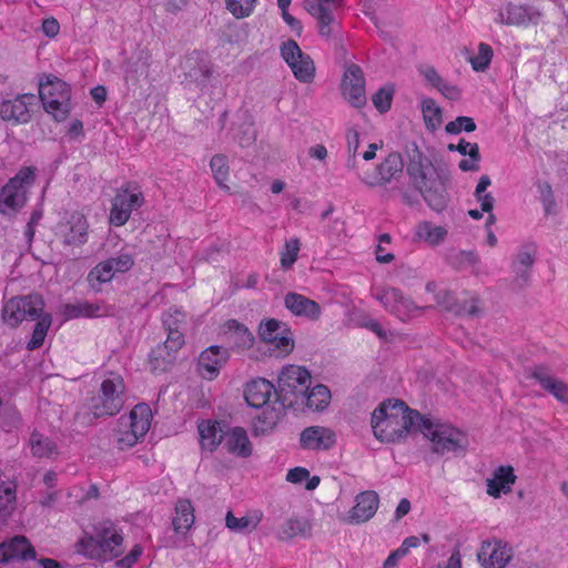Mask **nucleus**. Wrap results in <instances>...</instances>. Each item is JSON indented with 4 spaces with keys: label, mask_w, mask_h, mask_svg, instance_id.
<instances>
[{
    "label": "nucleus",
    "mask_w": 568,
    "mask_h": 568,
    "mask_svg": "<svg viewBox=\"0 0 568 568\" xmlns=\"http://www.w3.org/2000/svg\"><path fill=\"white\" fill-rule=\"evenodd\" d=\"M258 521L260 519L254 521L251 517L246 516L237 518L233 515L232 511H229L225 517L226 527L234 531H243L245 529L252 531L257 527Z\"/></svg>",
    "instance_id": "nucleus-55"
},
{
    "label": "nucleus",
    "mask_w": 568,
    "mask_h": 568,
    "mask_svg": "<svg viewBox=\"0 0 568 568\" xmlns=\"http://www.w3.org/2000/svg\"><path fill=\"white\" fill-rule=\"evenodd\" d=\"M194 507L190 499H179L175 504V516L172 526L176 534L186 532L194 524Z\"/></svg>",
    "instance_id": "nucleus-34"
},
{
    "label": "nucleus",
    "mask_w": 568,
    "mask_h": 568,
    "mask_svg": "<svg viewBox=\"0 0 568 568\" xmlns=\"http://www.w3.org/2000/svg\"><path fill=\"white\" fill-rule=\"evenodd\" d=\"M114 272L112 266L105 261L97 264L88 274L87 281L89 286L94 292H100L102 290V285L111 282L114 276Z\"/></svg>",
    "instance_id": "nucleus-40"
},
{
    "label": "nucleus",
    "mask_w": 568,
    "mask_h": 568,
    "mask_svg": "<svg viewBox=\"0 0 568 568\" xmlns=\"http://www.w3.org/2000/svg\"><path fill=\"white\" fill-rule=\"evenodd\" d=\"M281 55L291 68L294 77L302 83H312L315 78V64L310 54L303 52L295 40L288 39L281 44Z\"/></svg>",
    "instance_id": "nucleus-10"
},
{
    "label": "nucleus",
    "mask_w": 568,
    "mask_h": 568,
    "mask_svg": "<svg viewBox=\"0 0 568 568\" xmlns=\"http://www.w3.org/2000/svg\"><path fill=\"white\" fill-rule=\"evenodd\" d=\"M142 438H143V436L135 434L133 428H130L129 430H124L118 437V448L123 450V449L133 447Z\"/></svg>",
    "instance_id": "nucleus-62"
},
{
    "label": "nucleus",
    "mask_w": 568,
    "mask_h": 568,
    "mask_svg": "<svg viewBox=\"0 0 568 568\" xmlns=\"http://www.w3.org/2000/svg\"><path fill=\"white\" fill-rule=\"evenodd\" d=\"M311 524L304 518L293 517L287 519L278 530V539L290 540L296 536H307L311 531Z\"/></svg>",
    "instance_id": "nucleus-41"
},
{
    "label": "nucleus",
    "mask_w": 568,
    "mask_h": 568,
    "mask_svg": "<svg viewBox=\"0 0 568 568\" xmlns=\"http://www.w3.org/2000/svg\"><path fill=\"white\" fill-rule=\"evenodd\" d=\"M430 442L433 452L439 455L464 452L466 446L464 434L457 428L446 425H440L437 428L435 437H432Z\"/></svg>",
    "instance_id": "nucleus-17"
},
{
    "label": "nucleus",
    "mask_w": 568,
    "mask_h": 568,
    "mask_svg": "<svg viewBox=\"0 0 568 568\" xmlns=\"http://www.w3.org/2000/svg\"><path fill=\"white\" fill-rule=\"evenodd\" d=\"M162 323L166 331V339L153 348L149 355V362L153 372H165L174 363L175 355L184 345L185 314L170 307L162 316Z\"/></svg>",
    "instance_id": "nucleus-3"
},
{
    "label": "nucleus",
    "mask_w": 568,
    "mask_h": 568,
    "mask_svg": "<svg viewBox=\"0 0 568 568\" xmlns=\"http://www.w3.org/2000/svg\"><path fill=\"white\" fill-rule=\"evenodd\" d=\"M197 429L200 442L204 449L213 452L223 442L225 432L219 422L202 420Z\"/></svg>",
    "instance_id": "nucleus-33"
},
{
    "label": "nucleus",
    "mask_w": 568,
    "mask_h": 568,
    "mask_svg": "<svg viewBox=\"0 0 568 568\" xmlns=\"http://www.w3.org/2000/svg\"><path fill=\"white\" fill-rule=\"evenodd\" d=\"M229 359L227 349L212 345L204 349L197 361V372L209 381L214 379Z\"/></svg>",
    "instance_id": "nucleus-18"
},
{
    "label": "nucleus",
    "mask_w": 568,
    "mask_h": 568,
    "mask_svg": "<svg viewBox=\"0 0 568 568\" xmlns=\"http://www.w3.org/2000/svg\"><path fill=\"white\" fill-rule=\"evenodd\" d=\"M448 263L457 271L470 270L475 276L487 274L483 270L481 261L475 251H458L449 255Z\"/></svg>",
    "instance_id": "nucleus-32"
},
{
    "label": "nucleus",
    "mask_w": 568,
    "mask_h": 568,
    "mask_svg": "<svg viewBox=\"0 0 568 568\" xmlns=\"http://www.w3.org/2000/svg\"><path fill=\"white\" fill-rule=\"evenodd\" d=\"M257 0H225L226 9L237 19L248 17Z\"/></svg>",
    "instance_id": "nucleus-53"
},
{
    "label": "nucleus",
    "mask_w": 568,
    "mask_h": 568,
    "mask_svg": "<svg viewBox=\"0 0 568 568\" xmlns=\"http://www.w3.org/2000/svg\"><path fill=\"white\" fill-rule=\"evenodd\" d=\"M39 94L44 110L55 121H64L70 113L71 88L63 80L48 75L45 82H40Z\"/></svg>",
    "instance_id": "nucleus-6"
},
{
    "label": "nucleus",
    "mask_w": 568,
    "mask_h": 568,
    "mask_svg": "<svg viewBox=\"0 0 568 568\" xmlns=\"http://www.w3.org/2000/svg\"><path fill=\"white\" fill-rule=\"evenodd\" d=\"M106 308L101 303H89V302H79L75 304H64L63 305V314L68 318H78V317H99L101 315L106 314Z\"/></svg>",
    "instance_id": "nucleus-35"
},
{
    "label": "nucleus",
    "mask_w": 568,
    "mask_h": 568,
    "mask_svg": "<svg viewBox=\"0 0 568 568\" xmlns=\"http://www.w3.org/2000/svg\"><path fill=\"white\" fill-rule=\"evenodd\" d=\"M426 227L428 229L426 240L432 244H438L445 240L447 231L443 226L432 227L430 225L426 224Z\"/></svg>",
    "instance_id": "nucleus-64"
},
{
    "label": "nucleus",
    "mask_w": 568,
    "mask_h": 568,
    "mask_svg": "<svg viewBox=\"0 0 568 568\" xmlns=\"http://www.w3.org/2000/svg\"><path fill=\"white\" fill-rule=\"evenodd\" d=\"M260 337L266 342L274 344L276 348L284 353H290L294 348L293 334L286 324L277 320H268L260 325Z\"/></svg>",
    "instance_id": "nucleus-15"
},
{
    "label": "nucleus",
    "mask_w": 568,
    "mask_h": 568,
    "mask_svg": "<svg viewBox=\"0 0 568 568\" xmlns=\"http://www.w3.org/2000/svg\"><path fill=\"white\" fill-rule=\"evenodd\" d=\"M341 0H304L306 11L317 20L320 34L329 37L331 24L334 21L333 9L338 7Z\"/></svg>",
    "instance_id": "nucleus-21"
},
{
    "label": "nucleus",
    "mask_w": 568,
    "mask_h": 568,
    "mask_svg": "<svg viewBox=\"0 0 568 568\" xmlns=\"http://www.w3.org/2000/svg\"><path fill=\"white\" fill-rule=\"evenodd\" d=\"M329 399L331 392L328 387L323 384H318L313 388L308 387L307 393H305L304 403L310 409L320 412L327 407Z\"/></svg>",
    "instance_id": "nucleus-42"
},
{
    "label": "nucleus",
    "mask_w": 568,
    "mask_h": 568,
    "mask_svg": "<svg viewBox=\"0 0 568 568\" xmlns=\"http://www.w3.org/2000/svg\"><path fill=\"white\" fill-rule=\"evenodd\" d=\"M4 546L1 560L3 564H8L11 560H37V551L31 545L30 540L23 535H17L9 540L0 544Z\"/></svg>",
    "instance_id": "nucleus-23"
},
{
    "label": "nucleus",
    "mask_w": 568,
    "mask_h": 568,
    "mask_svg": "<svg viewBox=\"0 0 568 568\" xmlns=\"http://www.w3.org/2000/svg\"><path fill=\"white\" fill-rule=\"evenodd\" d=\"M409 417L413 420V428L422 432L429 440L432 437H435L436 430L440 425H435L429 418L414 409L413 414H409Z\"/></svg>",
    "instance_id": "nucleus-52"
},
{
    "label": "nucleus",
    "mask_w": 568,
    "mask_h": 568,
    "mask_svg": "<svg viewBox=\"0 0 568 568\" xmlns=\"http://www.w3.org/2000/svg\"><path fill=\"white\" fill-rule=\"evenodd\" d=\"M422 112L427 130L434 132L442 124V110L433 99H424Z\"/></svg>",
    "instance_id": "nucleus-43"
},
{
    "label": "nucleus",
    "mask_w": 568,
    "mask_h": 568,
    "mask_svg": "<svg viewBox=\"0 0 568 568\" xmlns=\"http://www.w3.org/2000/svg\"><path fill=\"white\" fill-rule=\"evenodd\" d=\"M379 496L374 490L359 493L355 498V505L348 513V523L358 525L368 521L377 511Z\"/></svg>",
    "instance_id": "nucleus-20"
},
{
    "label": "nucleus",
    "mask_w": 568,
    "mask_h": 568,
    "mask_svg": "<svg viewBox=\"0 0 568 568\" xmlns=\"http://www.w3.org/2000/svg\"><path fill=\"white\" fill-rule=\"evenodd\" d=\"M284 304L295 316L317 321L322 315V307L317 302L298 293H287L284 297Z\"/></svg>",
    "instance_id": "nucleus-24"
},
{
    "label": "nucleus",
    "mask_w": 568,
    "mask_h": 568,
    "mask_svg": "<svg viewBox=\"0 0 568 568\" xmlns=\"http://www.w3.org/2000/svg\"><path fill=\"white\" fill-rule=\"evenodd\" d=\"M87 241V224L83 217L77 220L68 226V232L63 234L65 245H80Z\"/></svg>",
    "instance_id": "nucleus-45"
},
{
    "label": "nucleus",
    "mask_w": 568,
    "mask_h": 568,
    "mask_svg": "<svg viewBox=\"0 0 568 568\" xmlns=\"http://www.w3.org/2000/svg\"><path fill=\"white\" fill-rule=\"evenodd\" d=\"M513 556V548L501 539L484 540L477 552V559L484 568H505Z\"/></svg>",
    "instance_id": "nucleus-13"
},
{
    "label": "nucleus",
    "mask_w": 568,
    "mask_h": 568,
    "mask_svg": "<svg viewBox=\"0 0 568 568\" xmlns=\"http://www.w3.org/2000/svg\"><path fill=\"white\" fill-rule=\"evenodd\" d=\"M144 204V196L141 191L131 192L129 187H121L112 200L110 223L115 226L124 225L133 210Z\"/></svg>",
    "instance_id": "nucleus-11"
},
{
    "label": "nucleus",
    "mask_w": 568,
    "mask_h": 568,
    "mask_svg": "<svg viewBox=\"0 0 568 568\" xmlns=\"http://www.w3.org/2000/svg\"><path fill=\"white\" fill-rule=\"evenodd\" d=\"M490 184V178L484 174L479 178L478 184L475 189L474 196L480 203L481 212H491L494 209L495 199L490 193H485Z\"/></svg>",
    "instance_id": "nucleus-48"
},
{
    "label": "nucleus",
    "mask_w": 568,
    "mask_h": 568,
    "mask_svg": "<svg viewBox=\"0 0 568 568\" xmlns=\"http://www.w3.org/2000/svg\"><path fill=\"white\" fill-rule=\"evenodd\" d=\"M106 262L112 266L115 273H125L134 265V258L130 253H120L116 256L110 257Z\"/></svg>",
    "instance_id": "nucleus-58"
},
{
    "label": "nucleus",
    "mask_w": 568,
    "mask_h": 568,
    "mask_svg": "<svg viewBox=\"0 0 568 568\" xmlns=\"http://www.w3.org/2000/svg\"><path fill=\"white\" fill-rule=\"evenodd\" d=\"M233 140L239 143L241 148L251 146L256 140V131L252 122H242L232 128Z\"/></svg>",
    "instance_id": "nucleus-46"
},
{
    "label": "nucleus",
    "mask_w": 568,
    "mask_h": 568,
    "mask_svg": "<svg viewBox=\"0 0 568 568\" xmlns=\"http://www.w3.org/2000/svg\"><path fill=\"white\" fill-rule=\"evenodd\" d=\"M223 440L229 453L243 458L252 455V444L244 428L233 427L225 430Z\"/></svg>",
    "instance_id": "nucleus-30"
},
{
    "label": "nucleus",
    "mask_w": 568,
    "mask_h": 568,
    "mask_svg": "<svg viewBox=\"0 0 568 568\" xmlns=\"http://www.w3.org/2000/svg\"><path fill=\"white\" fill-rule=\"evenodd\" d=\"M226 327L227 338L234 346L245 349L253 345L254 336L243 324L236 320H230L226 322Z\"/></svg>",
    "instance_id": "nucleus-37"
},
{
    "label": "nucleus",
    "mask_w": 568,
    "mask_h": 568,
    "mask_svg": "<svg viewBox=\"0 0 568 568\" xmlns=\"http://www.w3.org/2000/svg\"><path fill=\"white\" fill-rule=\"evenodd\" d=\"M511 270L515 274L514 276V285L518 288V290H523L525 287H527L529 285V282H530V272L531 270L530 268H526V267H520V266H517V265H514L511 264Z\"/></svg>",
    "instance_id": "nucleus-61"
},
{
    "label": "nucleus",
    "mask_w": 568,
    "mask_h": 568,
    "mask_svg": "<svg viewBox=\"0 0 568 568\" xmlns=\"http://www.w3.org/2000/svg\"><path fill=\"white\" fill-rule=\"evenodd\" d=\"M290 407L286 402L278 398L264 406V410L254 422V434L255 435H267L270 434L285 416L286 408Z\"/></svg>",
    "instance_id": "nucleus-19"
},
{
    "label": "nucleus",
    "mask_w": 568,
    "mask_h": 568,
    "mask_svg": "<svg viewBox=\"0 0 568 568\" xmlns=\"http://www.w3.org/2000/svg\"><path fill=\"white\" fill-rule=\"evenodd\" d=\"M538 191L545 213L547 215L554 214L556 209V201L551 185L548 182L538 183Z\"/></svg>",
    "instance_id": "nucleus-57"
},
{
    "label": "nucleus",
    "mask_w": 568,
    "mask_h": 568,
    "mask_svg": "<svg viewBox=\"0 0 568 568\" xmlns=\"http://www.w3.org/2000/svg\"><path fill=\"white\" fill-rule=\"evenodd\" d=\"M436 301L446 311L457 316H478L480 314L478 307L479 300L477 297H473L470 301L459 302L452 292L442 291L436 295Z\"/></svg>",
    "instance_id": "nucleus-27"
},
{
    "label": "nucleus",
    "mask_w": 568,
    "mask_h": 568,
    "mask_svg": "<svg viewBox=\"0 0 568 568\" xmlns=\"http://www.w3.org/2000/svg\"><path fill=\"white\" fill-rule=\"evenodd\" d=\"M404 169V161L402 154L398 152H390L383 162H381L375 170L373 176L362 178V182L368 187L385 186L390 183L393 179L399 176Z\"/></svg>",
    "instance_id": "nucleus-14"
},
{
    "label": "nucleus",
    "mask_w": 568,
    "mask_h": 568,
    "mask_svg": "<svg viewBox=\"0 0 568 568\" xmlns=\"http://www.w3.org/2000/svg\"><path fill=\"white\" fill-rule=\"evenodd\" d=\"M43 298L38 293L16 296L3 305L1 317L9 326L17 327L24 320H38L43 312Z\"/></svg>",
    "instance_id": "nucleus-9"
},
{
    "label": "nucleus",
    "mask_w": 568,
    "mask_h": 568,
    "mask_svg": "<svg viewBox=\"0 0 568 568\" xmlns=\"http://www.w3.org/2000/svg\"><path fill=\"white\" fill-rule=\"evenodd\" d=\"M277 389L265 378H255L246 384L244 397L246 403L253 408H263L272 403L271 395H276Z\"/></svg>",
    "instance_id": "nucleus-26"
},
{
    "label": "nucleus",
    "mask_w": 568,
    "mask_h": 568,
    "mask_svg": "<svg viewBox=\"0 0 568 568\" xmlns=\"http://www.w3.org/2000/svg\"><path fill=\"white\" fill-rule=\"evenodd\" d=\"M310 386L311 374L305 367L287 365L278 375L276 396L288 406L304 404L305 393Z\"/></svg>",
    "instance_id": "nucleus-7"
},
{
    "label": "nucleus",
    "mask_w": 568,
    "mask_h": 568,
    "mask_svg": "<svg viewBox=\"0 0 568 568\" xmlns=\"http://www.w3.org/2000/svg\"><path fill=\"white\" fill-rule=\"evenodd\" d=\"M34 178L32 168H23L8 181L0 191V213H14L26 204Z\"/></svg>",
    "instance_id": "nucleus-8"
},
{
    "label": "nucleus",
    "mask_w": 568,
    "mask_h": 568,
    "mask_svg": "<svg viewBox=\"0 0 568 568\" xmlns=\"http://www.w3.org/2000/svg\"><path fill=\"white\" fill-rule=\"evenodd\" d=\"M300 444L304 449L326 450L335 444V434L325 427L310 426L301 433Z\"/></svg>",
    "instance_id": "nucleus-25"
},
{
    "label": "nucleus",
    "mask_w": 568,
    "mask_h": 568,
    "mask_svg": "<svg viewBox=\"0 0 568 568\" xmlns=\"http://www.w3.org/2000/svg\"><path fill=\"white\" fill-rule=\"evenodd\" d=\"M32 332V337L27 344L29 351L38 349L43 345L47 332L51 325V314H41L38 318Z\"/></svg>",
    "instance_id": "nucleus-44"
},
{
    "label": "nucleus",
    "mask_w": 568,
    "mask_h": 568,
    "mask_svg": "<svg viewBox=\"0 0 568 568\" xmlns=\"http://www.w3.org/2000/svg\"><path fill=\"white\" fill-rule=\"evenodd\" d=\"M405 155L406 173L412 187L422 195L433 211L443 212L449 203L447 191L450 181L449 172L436 168L416 142L406 144Z\"/></svg>",
    "instance_id": "nucleus-1"
},
{
    "label": "nucleus",
    "mask_w": 568,
    "mask_h": 568,
    "mask_svg": "<svg viewBox=\"0 0 568 568\" xmlns=\"http://www.w3.org/2000/svg\"><path fill=\"white\" fill-rule=\"evenodd\" d=\"M130 428L140 436H145L151 426L152 412L148 404L140 403L135 405L129 416Z\"/></svg>",
    "instance_id": "nucleus-36"
},
{
    "label": "nucleus",
    "mask_w": 568,
    "mask_h": 568,
    "mask_svg": "<svg viewBox=\"0 0 568 568\" xmlns=\"http://www.w3.org/2000/svg\"><path fill=\"white\" fill-rule=\"evenodd\" d=\"M33 95H18L13 100H3L0 103V116L6 121L27 123L30 120V112L26 99H32Z\"/></svg>",
    "instance_id": "nucleus-29"
},
{
    "label": "nucleus",
    "mask_w": 568,
    "mask_h": 568,
    "mask_svg": "<svg viewBox=\"0 0 568 568\" xmlns=\"http://www.w3.org/2000/svg\"><path fill=\"white\" fill-rule=\"evenodd\" d=\"M301 248V242L297 237L285 242L284 251L281 253V266L283 270H290L297 260Z\"/></svg>",
    "instance_id": "nucleus-50"
},
{
    "label": "nucleus",
    "mask_w": 568,
    "mask_h": 568,
    "mask_svg": "<svg viewBox=\"0 0 568 568\" xmlns=\"http://www.w3.org/2000/svg\"><path fill=\"white\" fill-rule=\"evenodd\" d=\"M535 261L536 250L532 245H530L525 246L523 250H520L511 264L531 270L532 265L535 264Z\"/></svg>",
    "instance_id": "nucleus-60"
},
{
    "label": "nucleus",
    "mask_w": 568,
    "mask_h": 568,
    "mask_svg": "<svg viewBox=\"0 0 568 568\" xmlns=\"http://www.w3.org/2000/svg\"><path fill=\"white\" fill-rule=\"evenodd\" d=\"M186 65L189 67L186 77L190 78L191 81L196 83V85L201 90L205 89L213 73L210 63L204 60L197 61L193 59H187Z\"/></svg>",
    "instance_id": "nucleus-38"
},
{
    "label": "nucleus",
    "mask_w": 568,
    "mask_h": 568,
    "mask_svg": "<svg viewBox=\"0 0 568 568\" xmlns=\"http://www.w3.org/2000/svg\"><path fill=\"white\" fill-rule=\"evenodd\" d=\"M394 94V88L392 85H385L377 90L372 97L374 106L381 112H387L392 106Z\"/></svg>",
    "instance_id": "nucleus-54"
},
{
    "label": "nucleus",
    "mask_w": 568,
    "mask_h": 568,
    "mask_svg": "<svg viewBox=\"0 0 568 568\" xmlns=\"http://www.w3.org/2000/svg\"><path fill=\"white\" fill-rule=\"evenodd\" d=\"M143 552V548L140 545H134L130 552L122 559L115 562L118 568H131L133 564L140 558Z\"/></svg>",
    "instance_id": "nucleus-63"
},
{
    "label": "nucleus",
    "mask_w": 568,
    "mask_h": 568,
    "mask_svg": "<svg viewBox=\"0 0 568 568\" xmlns=\"http://www.w3.org/2000/svg\"><path fill=\"white\" fill-rule=\"evenodd\" d=\"M499 21L509 26H521L532 21L539 14L531 7L509 3L499 12Z\"/></svg>",
    "instance_id": "nucleus-31"
},
{
    "label": "nucleus",
    "mask_w": 568,
    "mask_h": 568,
    "mask_svg": "<svg viewBox=\"0 0 568 568\" xmlns=\"http://www.w3.org/2000/svg\"><path fill=\"white\" fill-rule=\"evenodd\" d=\"M528 377L538 382L539 385L558 402L568 405V384L554 377L548 367L542 365L535 366L531 368Z\"/></svg>",
    "instance_id": "nucleus-22"
},
{
    "label": "nucleus",
    "mask_w": 568,
    "mask_h": 568,
    "mask_svg": "<svg viewBox=\"0 0 568 568\" xmlns=\"http://www.w3.org/2000/svg\"><path fill=\"white\" fill-rule=\"evenodd\" d=\"M469 160H462L458 163V168L463 172H476L479 170V162L481 160L479 146L477 143L471 145V150L468 152Z\"/></svg>",
    "instance_id": "nucleus-59"
},
{
    "label": "nucleus",
    "mask_w": 568,
    "mask_h": 568,
    "mask_svg": "<svg viewBox=\"0 0 568 568\" xmlns=\"http://www.w3.org/2000/svg\"><path fill=\"white\" fill-rule=\"evenodd\" d=\"M125 384L123 377L109 372L100 386V392L88 402V409L94 418L114 416L124 405Z\"/></svg>",
    "instance_id": "nucleus-5"
},
{
    "label": "nucleus",
    "mask_w": 568,
    "mask_h": 568,
    "mask_svg": "<svg viewBox=\"0 0 568 568\" xmlns=\"http://www.w3.org/2000/svg\"><path fill=\"white\" fill-rule=\"evenodd\" d=\"M210 166L216 183L222 189L229 190V186L225 184L230 173L227 158L223 154H215L210 161Z\"/></svg>",
    "instance_id": "nucleus-47"
},
{
    "label": "nucleus",
    "mask_w": 568,
    "mask_h": 568,
    "mask_svg": "<svg viewBox=\"0 0 568 568\" xmlns=\"http://www.w3.org/2000/svg\"><path fill=\"white\" fill-rule=\"evenodd\" d=\"M78 551L99 561H109L124 551L123 537L111 521H103L94 528V536L82 538Z\"/></svg>",
    "instance_id": "nucleus-4"
},
{
    "label": "nucleus",
    "mask_w": 568,
    "mask_h": 568,
    "mask_svg": "<svg viewBox=\"0 0 568 568\" xmlns=\"http://www.w3.org/2000/svg\"><path fill=\"white\" fill-rule=\"evenodd\" d=\"M476 130V123L470 116H457L454 121L446 124L445 131L448 134H459L462 131L474 132Z\"/></svg>",
    "instance_id": "nucleus-56"
},
{
    "label": "nucleus",
    "mask_w": 568,
    "mask_h": 568,
    "mask_svg": "<svg viewBox=\"0 0 568 568\" xmlns=\"http://www.w3.org/2000/svg\"><path fill=\"white\" fill-rule=\"evenodd\" d=\"M30 445L32 454L37 457H48L54 450V444L37 432L31 434Z\"/></svg>",
    "instance_id": "nucleus-49"
},
{
    "label": "nucleus",
    "mask_w": 568,
    "mask_h": 568,
    "mask_svg": "<svg viewBox=\"0 0 568 568\" xmlns=\"http://www.w3.org/2000/svg\"><path fill=\"white\" fill-rule=\"evenodd\" d=\"M516 481L511 466H499L494 470L493 477L487 479V494L494 498L508 494Z\"/></svg>",
    "instance_id": "nucleus-28"
},
{
    "label": "nucleus",
    "mask_w": 568,
    "mask_h": 568,
    "mask_svg": "<svg viewBox=\"0 0 568 568\" xmlns=\"http://www.w3.org/2000/svg\"><path fill=\"white\" fill-rule=\"evenodd\" d=\"M17 486L13 483L0 485V524L7 523L16 509Z\"/></svg>",
    "instance_id": "nucleus-39"
},
{
    "label": "nucleus",
    "mask_w": 568,
    "mask_h": 568,
    "mask_svg": "<svg viewBox=\"0 0 568 568\" xmlns=\"http://www.w3.org/2000/svg\"><path fill=\"white\" fill-rule=\"evenodd\" d=\"M376 298L400 321H407L413 312L419 310L409 297L404 296L402 291L396 287L383 290L376 295Z\"/></svg>",
    "instance_id": "nucleus-16"
},
{
    "label": "nucleus",
    "mask_w": 568,
    "mask_h": 568,
    "mask_svg": "<svg viewBox=\"0 0 568 568\" xmlns=\"http://www.w3.org/2000/svg\"><path fill=\"white\" fill-rule=\"evenodd\" d=\"M341 91L345 100L354 108H363L366 102L365 77L362 68L349 64L343 75Z\"/></svg>",
    "instance_id": "nucleus-12"
},
{
    "label": "nucleus",
    "mask_w": 568,
    "mask_h": 568,
    "mask_svg": "<svg viewBox=\"0 0 568 568\" xmlns=\"http://www.w3.org/2000/svg\"><path fill=\"white\" fill-rule=\"evenodd\" d=\"M491 58V47L487 43L481 42L478 45V54L476 57H471L469 59V62L475 71L483 72L489 67Z\"/></svg>",
    "instance_id": "nucleus-51"
},
{
    "label": "nucleus",
    "mask_w": 568,
    "mask_h": 568,
    "mask_svg": "<svg viewBox=\"0 0 568 568\" xmlns=\"http://www.w3.org/2000/svg\"><path fill=\"white\" fill-rule=\"evenodd\" d=\"M413 414L405 402L388 399L378 405L372 414L374 436L383 443H396L405 438L413 429Z\"/></svg>",
    "instance_id": "nucleus-2"
}]
</instances>
